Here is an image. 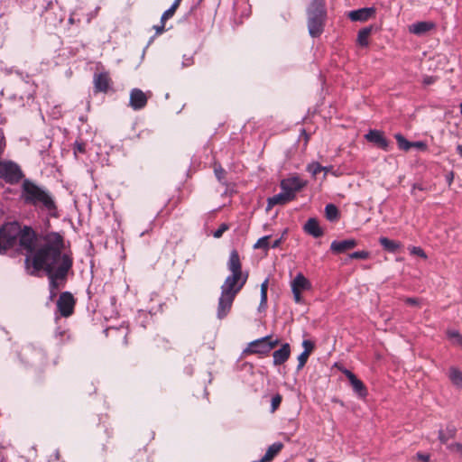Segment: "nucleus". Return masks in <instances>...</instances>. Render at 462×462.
Segmentation results:
<instances>
[{
    "mask_svg": "<svg viewBox=\"0 0 462 462\" xmlns=\"http://www.w3.org/2000/svg\"><path fill=\"white\" fill-rule=\"evenodd\" d=\"M342 372L348 379L353 392L357 395V397L365 398L368 394V392L365 383L360 379H358L356 375L350 370L345 368Z\"/></svg>",
    "mask_w": 462,
    "mask_h": 462,
    "instance_id": "f8f14e48",
    "label": "nucleus"
},
{
    "mask_svg": "<svg viewBox=\"0 0 462 462\" xmlns=\"http://www.w3.org/2000/svg\"><path fill=\"white\" fill-rule=\"evenodd\" d=\"M457 432V427L453 423H448L444 430H439L438 439L441 444H446L449 439L456 437Z\"/></svg>",
    "mask_w": 462,
    "mask_h": 462,
    "instance_id": "aec40b11",
    "label": "nucleus"
},
{
    "mask_svg": "<svg viewBox=\"0 0 462 462\" xmlns=\"http://www.w3.org/2000/svg\"><path fill=\"white\" fill-rule=\"evenodd\" d=\"M164 24L165 23H161V25L154 27L157 33H162L164 32Z\"/></svg>",
    "mask_w": 462,
    "mask_h": 462,
    "instance_id": "864d4df0",
    "label": "nucleus"
},
{
    "mask_svg": "<svg viewBox=\"0 0 462 462\" xmlns=\"http://www.w3.org/2000/svg\"><path fill=\"white\" fill-rule=\"evenodd\" d=\"M87 143L82 140H76L73 145V152L75 156H78L79 153L84 154L87 150Z\"/></svg>",
    "mask_w": 462,
    "mask_h": 462,
    "instance_id": "72a5a7b5",
    "label": "nucleus"
},
{
    "mask_svg": "<svg viewBox=\"0 0 462 462\" xmlns=\"http://www.w3.org/2000/svg\"><path fill=\"white\" fill-rule=\"evenodd\" d=\"M214 173L217 180L223 185H226L227 181L226 180V171L222 168L220 164L215 163L214 165Z\"/></svg>",
    "mask_w": 462,
    "mask_h": 462,
    "instance_id": "7c9ffc66",
    "label": "nucleus"
},
{
    "mask_svg": "<svg viewBox=\"0 0 462 462\" xmlns=\"http://www.w3.org/2000/svg\"><path fill=\"white\" fill-rule=\"evenodd\" d=\"M180 2H181V0H174V2L170 6V8H168L166 11H164V13L162 14L161 23H165L166 20H168L169 18L173 16V14L176 12V9L179 7Z\"/></svg>",
    "mask_w": 462,
    "mask_h": 462,
    "instance_id": "c756f323",
    "label": "nucleus"
},
{
    "mask_svg": "<svg viewBox=\"0 0 462 462\" xmlns=\"http://www.w3.org/2000/svg\"><path fill=\"white\" fill-rule=\"evenodd\" d=\"M416 457L419 460L423 461V462H430V454L422 453V452H417Z\"/></svg>",
    "mask_w": 462,
    "mask_h": 462,
    "instance_id": "de8ad7c7",
    "label": "nucleus"
},
{
    "mask_svg": "<svg viewBox=\"0 0 462 462\" xmlns=\"http://www.w3.org/2000/svg\"><path fill=\"white\" fill-rule=\"evenodd\" d=\"M291 356V346L289 343H284L281 347L273 353V365H281L284 364Z\"/></svg>",
    "mask_w": 462,
    "mask_h": 462,
    "instance_id": "dca6fc26",
    "label": "nucleus"
},
{
    "mask_svg": "<svg viewBox=\"0 0 462 462\" xmlns=\"http://www.w3.org/2000/svg\"><path fill=\"white\" fill-rule=\"evenodd\" d=\"M278 344V339H273L272 336H265L250 342L248 346L245 349V352L266 355Z\"/></svg>",
    "mask_w": 462,
    "mask_h": 462,
    "instance_id": "6e6552de",
    "label": "nucleus"
},
{
    "mask_svg": "<svg viewBox=\"0 0 462 462\" xmlns=\"http://www.w3.org/2000/svg\"><path fill=\"white\" fill-rule=\"evenodd\" d=\"M260 300H262V303H266L267 302V291H261V299Z\"/></svg>",
    "mask_w": 462,
    "mask_h": 462,
    "instance_id": "4d7b16f0",
    "label": "nucleus"
},
{
    "mask_svg": "<svg viewBox=\"0 0 462 462\" xmlns=\"http://www.w3.org/2000/svg\"><path fill=\"white\" fill-rule=\"evenodd\" d=\"M332 169V166L327 167V169L323 170L325 173H328Z\"/></svg>",
    "mask_w": 462,
    "mask_h": 462,
    "instance_id": "0e129e2a",
    "label": "nucleus"
},
{
    "mask_svg": "<svg viewBox=\"0 0 462 462\" xmlns=\"http://www.w3.org/2000/svg\"><path fill=\"white\" fill-rule=\"evenodd\" d=\"M268 290V279H265L261 284V291H267Z\"/></svg>",
    "mask_w": 462,
    "mask_h": 462,
    "instance_id": "6e6d98bb",
    "label": "nucleus"
},
{
    "mask_svg": "<svg viewBox=\"0 0 462 462\" xmlns=\"http://www.w3.org/2000/svg\"><path fill=\"white\" fill-rule=\"evenodd\" d=\"M412 254L418 255L421 258H427V254L424 250L420 246H413L411 250Z\"/></svg>",
    "mask_w": 462,
    "mask_h": 462,
    "instance_id": "79ce46f5",
    "label": "nucleus"
},
{
    "mask_svg": "<svg viewBox=\"0 0 462 462\" xmlns=\"http://www.w3.org/2000/svg\"><path fill=\"white\" fill-rule=\"evenodd\" d=\"M252 462H269L268 460H263V457L259 459V460H254V461H252Z\"/></svg>",
    "mask_w": 462,
    "mask_h": 462,
    "instance_id": "680f3d73",
    "label": "nucleus"
},
{
    "mask_svg": "<svg viewBox=\"0 0 462 462\" xmlns=\"http://www.w3.org/2000/svg\"><path fill=\"white\" fill-rule=\"evenodd\" d=\"M369 257V252L368 251H356L349 254L350 259H361L365 260Z\"/></svg>",
    "mask_w": 462,
    "mask_h": 462,
    "instance_id": "58836bf2",
    "label": "nucleus"
},
{
    "mask_svg": "<svg viewBox=\"0 0 462 462\" xmlns=\"http://www.w3.org/2000/svg\"><path fill=\"white\" fill-rule=\"evenodd\" d=\"M405 302L411 306H416L419 304V300L417 298H407Z\"/></svg>",
    "mask_w": 462,
    "mask_h": 462,
    "instance_id": "8fccbe9b",
    "label": "nucleus"
},
{
    "mask_svg": "<svg viewBox=\"0 0 462 462\" xmlns=\"http://www.w3.org/2000/svg\"><path fill=\"white\" fill-rule=\"evenodd\" d=\"M459 108H460V113L462 114V103L460 104Z\"/></svg>",
    "mask_w": 462,
    "mask_h": 462,
    "instance_id": "338daca9",
    "label": "nucleus"
},
{
    "mask_svg": "<svg viewBox=\"0 0 462 462\" xmlns=\"http://www.w3.org/2000/svg\"><path fill=\"white\" fill-rule=\"evenodd\" d=\"M448 378L452 384L459 389H462V371L456 366H451L448 369Z\"/></svg>",
    "mask_w": 462,
    "mask_h": 462,
    "instance_id": "393cba45",
    "label": "nucleus"
},
{
    "mask_svg": "<svg viewBox=\"0 0 462 462\" xmlns=\"http://www.w3.org/2000/svg\"><path fill=\"white\" fill-rule=\"evenodd\" d=\"M325 215L328 221H337L339 217V211L336 205L329 203L325 207Z\"/></svg>",
    "mask_w": 462,
    "mask_h": 462,
    "instance_id": "bb28decb",
    "label": "nucleus"
},
{
    "mask_svg": "<svg viewBox=\"0 0 462 462\" xmlns=\"http://www.w3.org/2000/svg\"><path fill=\"white\" fill-rule=\"evenodd\" d=\"M283 444L282 442H274L269 448H267L264 456L263 460H268L269 462L272 461L278 453L282 449Z\"/></svg>",
    "mask_w": 462,
    "mask_h": 462,
    "instance_id": "a878e982",
    "label": "nucleus"
},
{
    "mask_svg": "<svg viewBox=\"0 0 462 462\" xmlns=\"http://www.w3.org/2000/svg\"><path fill=\"white\" fill-rule=\"evenodd\" d=\"M228 229V225L226 223H223L219 226V227L214 231L213 236L215 238H219L222 236L223 233Z\"/></svg>",
    "mask_w": 462,
    "mask_h": 462,
    "instance_id": "a19ab883",
    "label": "nucleus"
},
{
    "mask_svg": "<svg viewBox=\"0 0 462 462\" xmlns=\"http://www.w3.org/2000/svg\"><path fill=\"white\" fill-rule=\"evenodd\" d=\"M303 230L315 238H319L324 234L322 228L319 226V221L315 217L308 219L303 226Z\"/></svg>",
    "mask_w": 462,
    "mask_h": 462,
    "instance_id": "6ab92c4d",
    "label": "nucleus"
},
{
    "mask_svg": "<svg viewBox=\"0 0 462 462\" xmlns=\"http://www.w3.org/2000/svg\"><path fill=\"white\" fill-rule=\"evenodd\" d=\"M98 11H99V7H96V9L92 12L89 13L88 14V21L90 22L91 19H93L94 17L97 16V14H98Z\"/></svg>",
    "mask_w": 462,
    "mask_h": 462,
    "instance_id": "603ef678",
    "label": "nucleus"
},
{
    "mask_svg": "<svg viewBox=\"0 0 462 462\" xmlns=\"http://www.w3.org/2000/svg\"><path fill=\"white\" fill-rule=\"evenodd\" d=\"M20 361L24 365L33 366L36 368L42 367L47 361L45 351L32 344L23 346L19 352Z\"/></svg>",
    "mask_w": 462,
    "mask_h": 462,
    "instance_id": "39448f33",
    "label": "nucleus"
},
{
    "mask_svg": "<svg viewBox=\"0 0 462 462\" xmlns=\"http://www.w3.org/2000/svg\"><path fill=\"white\" fill-rule=\"evenodd\" d=\"M64 240L61 235L56 232L46 234L42 244L32 256V269L28 272L36 276L40 271H44L49 279L50 300L56 298L60 288L67 282L68 273L73 265L70 254H62Z\"/></svg>",
    "mask_w": 462,
    "mask_h": 462,
    "instance_id": "f257e3e1",
    "label": "nucleus"
},
{
    "mask_svg": "<svg viewBox=\"0 0 462 462\" xmlns=\"http://www.w3.org/2000/svg\"><path fill=\"white\" fill-rule=\"evenodd\" d=\"M308 30L312 38L319 37L325 27L327 10L324 0H312L307 8Z\"/></svg>",
    "mask_w": 462,
    "mask_h": 462,
    "instance_id": "20e7f679",
    "label": "nucleus"
},
{
    "mask_svg": "<svg viewBox=\"0 0 462 462\" xmlns=\"http://www.w3.org/2000/svg\"><path fill=\"white\" fill-rule=\"evenodd\" d=\"M412 148H416L417 150L420 151H426L427 144L422 141L412 142Z\"/></svg>",
    "mask_w": 462,
    "mask_h": 462,
    "instance_id": "a18cd8bd",
    "label": "nucleus"
},
{
    "mask_svg": "<svg viewBox=\"0 0 462 462\" xmlns=\"http://www.w3.org/2000/svg\"><path fill=\"white\" fill-rule=\"evenodd\" d=\"M302 346L304 347V351H307L308 353H311V351L314 348V344L311 341L305 339L302 342Z\"/></svg>",
    "mask_w": 462,
    "mask_h": 462,
    "instance_id": "49530a36",
    "label": "nucleus"
},
{
    "mask_svg": "<svg viewBox=\"0 0 462 462\" xmlns=\"http://www.w3.org/2000/svg\"><path fill=\"white\" fill-rule=\"evenodd\" d=\"M457 152L460 155V157H462V144H458L457 146Z\"/></svg>",
    "mask_w": 462,
    "mask_h": 462,
    "instance_id": "bf43d9fd",
    "label": "nucleus"
},
{
    "mask_svg": "<svg viewBox=\"0 0 462 462\" xmlns=\"http://www.w3.org/2000/svg\"><path fill=\"white\" fill-rule=\"evenodd\" d=\"M282 401V397L279 393H276L275 395H273L272 397V401H271V411L272 412H274L279 408Z\"/></svg>",
    "mask_w": 462,
    "mask_h": 462,
    "instance_id": "c9c22d12",
    "label": "nucleus"
},
{
    "mask_svg": "<svg viewBox=\"0 0 462 462\" xmlns=\"http://www.w3.org/2000/svg\"><path fill=\"white\" fill-rule=\"evenodd\" d=\"M394 138L397 141L399 149L407 152L412 148V142L408 141L402 134H395Z\"/></svg>",
    "mask_w": 462,
    "mask_h": 462,
    "instance_id": "c85d7f7f",
    "label": "nucleus"
},
{
    "mask_svg": "<svg viewBox=\"0 0 462 462\" xmlns=\"http://www.w3.org/2000/svg\"><path fill=\"white\" fill-rule=\"evenodd\" d=\"M266 308H267V302L266 303H262V300H260L258 310L259 311L265 310Z\"/></svg>",
    "mask_w": 462,
    "mask_h": 462,
    "instance_id": "13d9d810",
    "label": "nucleus"
},
{
    "mask_svg": "<svg viewBox=\"0 0 462 462\" xmlns=\"http://www.w3.org/2000/svg\"><path fill=\"white\" fill-rule=\"evenodd\" d=\"M365 138L367 142L375 144L378 148L388 151L389 142L381 131L375 129L370 130L365 134Z\"/></svg>",
    "mask_w": 462,
    "mask_h": 462,
    "instance_id": "2eb2a0df",
    "label": "nucleus"
},
{
    "mask_svg": "<svg viewBox=\"0 0 462 462\" xmlns=\"http://www.w3.org/2000/svg\"><path fill=\"white\" fill-rule=\"evenodd\" d=\"M21 198L25 205L32 206L49 217H58L56 203L50 191L29 179L23 181Z\"/></svg>",
    "mask_w": 462,
    "mask_h": 462,
    "instance_id": "7ed1b4c3",
    "label": "nucleus"
},
{
    "mask_svg": "<svg viewBox=\"0 0 462 462\" xmlns=\"http://www.w3.org/2000/svg\"><path fill=\"white\" fill-rule=\"evenodd\" d=\"M447 448L450 451H455V452L462 454V443H460V442L451 443V444L448 445Z\"/></svg>",
    "mask_w": 462,
    "mask_h": 462,
    "instance_id": "37998d69",
    "label": "nucleus"
},
{
    "mask_svg": "<svg viewBox=\"0 0 462 462\" xmlns=\"http://www.w3.org/2000/svg\"><path fill=\"white\" fill-rule=\"evenodd\" d=\"M357 245V242L356 239H346L342 241L334 240L332 241L330 245V250L334 254H342L345 253L347 250H350L354 247H356Z\"/></svg>",
    "mask_w": 462,
    "mask_h": 462,
    "instance_id": "f3484780",
    "label": "nucleus"
},
{
    "mask_svg": "<svg viewBox=\"0 0 462 462\" xmlns=\"http://www.w3.org/2000/svg\"><path fill=\"white\" fill-rule=\"evenodd\" d=\"M453 180V173H450V177H448V181L450 182Z\"/></svg>",
    "mask_w": 462,
    "mask_h": 462,
    "instance_id": "69168bd1",
    "label": "nucleus"
},
{
    "mask_svg": "<svg viewBox=\"0 0 462 462\" xmlns=\"http://www.w3.org/2000/svg\"><path fill=\"white\" fill-rule=\"evenodd\" d=\"M49 462H64L60 458L59 450H55L54 453L51 456Z\"/></svg>",
    "mask_w": 462,
    "mask_h": 462,
    "instance_id": "09e8293b",
    "label": "nucleus"
},
{
    "mask_svg": "<svg viewBox=\"0 0 462 462\" xmlns=\"http://www.w3.org/2000/svg\"><path fill=\"white\" fill-rule=\"evenodd\" d=\"M433 82H434V78H433V77H426V78H424V79H423V83H424L425 85H430V84H432Z\"/></svg>",
    "mask_w": 462,
    "mask_h": 462,
    "instance_id": "5fc2aeb1",
    "label": "nucleus"
},
{
    "mask_svg": "<svg viewBox=\"0 0 462 462\" xmlns=\"http://www.w3.org/2000/svg\"><path fill=\"white\" fill-rule=\"evenodd\" d=\"M376 9L374 7H363L352 10L348 13V18L353 22H365L374 16Z\"/></svg>",
    "mask_w": 462,
    "mask_h": 462,
    "instance_id": "4468645a",
    "label": "nucleus"
},
{
    "mask_svg": "<svg viewBox=\"0 0 462 462\" xmlns=\"http://www.w3.org/2000/svg\"><path fill=\"white\" fill-rule=\"evenodd\" d=\"M413 189H419L422 190V188L418 184H414Z\"/></svg>",
    "mask_w": 462,
    "mask_h": 462,
    "instance_id": "e2e57ef3",
    "label": "nucleus"
},
{
    "mask_svg": "<svg viewBox=\"0 0 462 462\" xmlns=\"http://www.w3.org/2000/svg\"><path fill=\"white\" fill-rule=\"evenodd\" d=\"M310 353H308L307 351H304L300 353V355L298 356V365H297V370H300L304 367V365H306L307 361H308V358L310 356Z\"/></svg>",
    "mask_w": 462,
    "mask_h": 462,
    "instance_id": "f704fd0d",
    "label": "nucleus"
},
{
    "mask_svg": "<svg viewBox=\"0 0 462 462\" xmlns=\"http://www.w3.org/2000/svg\"><path fill=\"white\" fill-rule=\"evenodd\" d=\"M185 372H186L188 374H192V372H193V370H192V368H191V367L187 366V367L185 368Z\"/></svg>",
    "mask_w": 462,
    "mask_h": 462,
    "instance_id": "052dcab7",
    "label": "nucleus"
},
{
    "mask_svg": "<svg viewBox=\"0 0 462 462\" xmlns=\"http://www.w3.org/2000/svg\"><path fill=\"white\" fill-rule=\"evenodd\" d=\"M20 246L26 250L30 254L26 256L24 263L27 273L32 269V256L38 249H34V243L36 240V234L34 230L28 226L21 227V233L18 236Z\"/></svg>",
    "mask_w": 462,
    "mask_h": 462,
    "instance_id": "0eeeda50",
    "label": "nucleus"
},
{
    "mask_svg": "<svg viewBox=\"0 0 462 462\" xmlns=\"http://www.w3.org/2000/svg\"><path fill=\"white\" fill-rule=\"evenodd\" d=\"M379 244L383 248V250L392 254L396 253L402 247V244L400 242L391 240L385 236H381L379 238Z\"/></svg>",
    "mask_w": 462,
    "mask_h": 462,
    "instance_id": "5701e85b",
    "label": "nucleus"
},
{
    "mask_svg": "<svg viewBox=\"0 0 462 462\" xmlns=\"http://www.w3.org/2000/svg\"><path fill=\"white\" fill-rule=\"evenodd\" d=\"M110 79L107 73L101 72L94 75V88L96 92H107Z\"/></svg>",
    "mask_w": 462,
    "mask_h": 462,
    "instance_id": "a211bd4d",
    "label": "nucleus"
},
{
    "mask_svg": "<svg viewBox=\"0 0 462 462\" xmlns=\"http://www.w3.org/2000/svg\"><path fill=\"white\" fill-rule=\"evenodd\" d=\"M182 59H183L182 64H181L182 68L189 67L194 63V58L192 55H190V56L183 55Z\"/></svg>",
    "mask_w": 462,
    "mask_h": 462,
    "instance_id": "c03bdc74",
    "label": "nucleus"
},
{
    "mask_svg": "<svg viewBox=\"0 0 462 462\" xmlns=\"http://www.w3.org/2000/svg\"><path fill=\"white\" fill-rule=\"evenodd\" d=\"M67 334L68 333L65 329H62L60 327H58L54 332V337L59 340V343H63L65 341V337L69 338V336Z\"/></svg>",
    "mask_w": 462,
    "mask_h": 462,
    "instance_id": "ea45409f",
    "label": "nucleus"
},
{
    "mask_svg": "<svg viewBox=\"0 0 462 462\" xmlns=\"http://www.w3.org/2000/svg\"><path fill=\"white\" fill-rule=\"evenodd\" d=\"M152 319V315L143 310H139L135 318L136 323L139 324L143 328H145L147 324Z\"/></svg>",
    "mask_w": 462,
    "mask_h": 462,
    "instance_id": "cd10ccee",
    "label": "nucleus"
},
{
    "mask_svg": "<svg viewBox=\"0 0 462 462\" xmlns=\"http://www.w3.org/2000/svg\"><path fill=\"white\" fill-rule=\"evenodd\" d=\"M435 27L432 22H417L410 26V32L415 35H422Z\"/></svg>",
    "mask_w": 462,
    "mask_h": 462,
    "instance_id": "4be33fe9",
    "label": "nucleus"
},
{
    "mask_svg": "<svg viewBox=\"0 0 462 462\" xmlns=\"http://www.w3.org/2000/svg\"><path fill=\"white\" fill-rule=\"evenodd\" d=\"M290 201H291V199L288 196V194L282 190L280 193L267 199L266 210L269 211L276 205H285Z\"/></svg>",
    "mask_w": 462,
    "mask_h": 462,
    "instance_id": "412c9836",
    "label": "nucleus"
},
{
    "mask_svg": "<svg viewBox=\"0 0 462 462\" xmlns=\"http://www.w3.org/2000/svg\"><path fill=\"white\" fill-rule=\"evenodd\" d=\"M306 185V181L302 180L298 176L283 179L281 181V189L288 194V196L293 200L296 197V193L300 191Z\"/></svg>",
    "mask_w": 462,
    "mask_h": 462,
    "instance_id": "1a4fd4ad",
    "label": "nucleus"
},
{
    "mask_svg": "<svg viewBox=\"0 0 462 462\" xmlns=\"http://www.w3.org/2000/svg\"><path fill=\"white\" fill-rule=\"evenodd\" d=\"M21 226L18 222H7L0 226V254H5L17 242Z\"/></svg>",
    "mask_w": 462,
    "mask_h": 462,
    "instance_id": "423d86ee",
    "label": "nucleus"
},
{
    "mask_svg": "<svg viewBox=\"0 0 462 462\" xmlns=\"http://www.w3.org/2000/svg\"><path fill=\"white\" fill-rule=\"evenodd\" d=\"M374 29L375 27L374 25H369L359 30L356 39L357 44L360 45L361 47L368 46V37Z\"/></svg>",
    "mask_w": 462,
    "mask_h": 462,
    "instance_id": "b1692460",
    "label": "nucleus"
},
{
    "mask_svg": "<svg viewBox=\"0 0 462 462\" xmlns=\"http://www.w3.org/2000/svg\"><path fill=\"white\" fill-rule=\"evenodd\" d=\"M447 337L454 344H457V345H459L462 346V336L457 330H455V329L448 330Z\"/></svg>",
    "mask_w": 462,
    "mask_h": 462,
    "instance_id": "473e14b6",
    "label": "nucleus"
},
{
    "mask_svg": "<svg viewBox=\"0 0 462 462\" xmlns=\"http://www.w3.org/2000/svg\"><path fill=\"white\" fill-rule=\"evenodd\" d=\"M5 72L7 75L15 73L22 80H25L29 77L27 73H24L23 71H21L14 68H6L5 69Z\"/></svg>",
    "mask_w": 462,
    "mask_h": 462,
    "instance_id": "4c0bfd02",
    "label": "nucleus"
},
{
    "mask_svg": "<svg viewBox=\"0 0 462 462\" xmlns=\"http://www.w3.org/2000/svg\"><path fill=\"white\" fill-rule=\"evenodd\" d=\"M269 236H265L263 237H260L257 242L254 245V248H263V249H268L270 247L269 245Z\"/></svg>",
    "mask_w": 462,
    "mask_h": 462,
    "instance_id": "e433bc0d",
    "label": "nucleus"
},
{
    "mask_svg": "<svg viewBox=\"0 0 462 462\" xmlns=\"http://www.w3.org/2000/svg\"><path fill=\"white\" fill-rule=\"evenodd\" d=\"M148 98L146 94L140 88H133L130 91L129 106L135 111L145 107Z\"/></svg>",
    "mask_w": 462,
    "mask_h": 462,
    "instance_id": "ddd939ff",
    "label": "nucleus"
},
{
    "mask_svg": "<svg viewBox=\"0 0 462 462\" xmlns=\"http://www.w3.org/2000/svg\"><path fill=\"white\" fill-rule=\"evenodd\" d=\"M310 282L301 273L296 274L291 282V291L296 303H301V291L310 290Z\"/></svg>",
    "mask_w": 462,
    "mask_h": 462,
    "instance_id": "9d476101",
    "label": "nucleus"
},
{
    "mask_svg": "<svg viewBox=\"0 0 462 462\" xmlns=\"http://www.w3.org/2000/svg\"><path fill=\"white\" fill-rule=\"evenodd\" d=\"M226 266L231 273L220 287L221 292L217 308V318L218 319H223L228 315L236 294L242 290L248 279V273L242 271L240 256L236 249L230 252Z\"/></svg>",
    "mask_w": 462,
    "mask_h": 462,
    "instance_id": "f03ea898",
    "label": "nucleus"
},
{
    "mask_svg": "<svg viewBox=\"0 0 462 462\" xmlns=\"http://www.w3.org/2000/svg\"><path fill=\"white\" fill-rule=\"evenodd\" d=\"M75 300L69 291L61 292L57 301V308L61 316L69 317L74 310Z\"/></svg>",
    "mask_w": 462,
    "mask_h": 462,
    "instance_id": "9b49d317",
    "label": "nucleus"
},
{
    "mask_svg": "<svg viewBox=\"0 0 462 462\" xmlns=\"http://www.w3.org/2000/svg\"><path fill=\"white\" fill-rule=\"evenodd\" d=\"M282 237H280V238H277L275 239L270 245V247L272 248H278L281 244H282Z\"/></svg>",
    "mask_w": 462,
    "mask_h": 462,
    "instance_id": "3c124183",
    "label": "nucleus"
},
{
    "mask_svg": "<svg viewBox=\"0 0 462 462\" xmlns=\"http://www.w3.org/2000/svg\"><path fill=\"white\" fill-rule=\"evenodd\" d=\"M325 169H327V166L324 167L318 162H313L307 166V171L310 172L312 176H316Z\"/></svg>",
    "mask_w": 462,
    "mask_h": 462,
    "instance_id": "2f4dec72",
    "label": "nucleus"
}]
</instances>
